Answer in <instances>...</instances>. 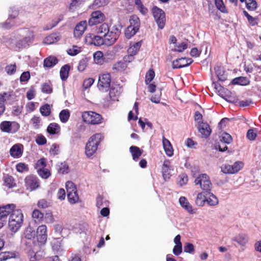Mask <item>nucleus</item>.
<instances>
[{
	"label": "nucleus",
	"instance_id": "obj_1",
	"mask_svg": "<svg viewBox=\"0 0 261 261\" xmlns=\"http://www.w3.org/2000/svg\"><path fill=\"white\" fill-rule=\"evenodd\" d=\"M121 27L115 24L109 26L107 23H103L97 29V34L103 36L105 38V45L110 46L115 43L121 33Z\"/></svg>",
	"mask_w": 261,
	"mask_h": 261
},
{
	"label": "nucleus",
	"instance_id": "obj_2",
	"mask_svg": "<svg viewBox=\"0 0 261 261\" xmlns=\"http://www.w3.org/2000/svg\"><path fill=\"white\" fill-rule=\"evenodd\" d=\"M34 36L28 30H21L20 33L12 35L8 42L10 45H14L17 48L29 46L33 42Z\"/></svg>",
	"mask_w": 261,
	"mask_h": 261
},
{
	"label": "nucleus",
	"instance_id": "obj_3",
	"mask_svg": "<svg viewBox=\"0 0 261 261\" xmlns=\"http://www.w3.org/2000/svg\"><path fill=\"white\" fill-rule=\"evenodd\" d=\"M23 222V215L20 210H13L8 220V228L13 233L17 232L21 228Z\"/></svg>",
	"mask_w": 261,
	"mask_h": 261
},
{
	"label": "nucleus",
	"instance_id": "obj_4",
	"mask_svg": "<svg viewBox=\"0 0 261 261\" xmlns=\"http://www.w3.org/2000/svg\"><path fill=\"white\" fill-rule=\"evenodd\" d=\"M103 139L101 133L92 135L89 139L85 146V154L88 158L93 155L96 152L98 146Z\"/></svg>",
	"mask_w": 261,
	"mask_h": 261
},
{
	"label": "nucleus",
	"instance_id": "obj_5",
	"mask_svg": "<svg viewBox=\"0 0 261 261\" xmlns=\"http://www.w3.org/2000/svg\"><path fill=\"white\" fill-rule=\"evenodd\" d=\"M83 121L88 124H98L101 123L102 116L94 112H85L82 114Z\"/></svg>",
	"mask_w": 261,
	"mask_h": 261
},
{
	"label": "nucleus",
	"instance_id": "obj_6",
	"mask_svg": "<svg viewBox=\"0 0 261 261\" xmlns=\"http://www.w3.org/2000/svg\"><path fill=\"white\" fill-rule=\"evenodd\" d=\"M194 182L195 185H199L201 189L206 191V192L210 191L212 188V184L210 177L205 173L200 174L195 179Z\"/></svg>",
	"mask_w": 261,
	"mask_h": 261
},
{
	"label": "nucleus",
	"instance_id": "obj_7",
	"mask_svg": "<svg viewBox=\"0 0 261 261\" xmlns=\"http://www.w3.org/2000/svg\"><path fill=\"white\" fill-rule=\"evenodd\" d=\"M66 188L69 202L72 204L76 203L79 200V197L75 185L72 181H68L66 183Z\"/></svg>",
	"mask_w": 261,
	"mask_h": 261
},
{
	"label": "nucleus",
	"instance_id": "obj_8",
	"mask_svg": "<svg viewBox=\"0 0 261 261\" xmlns=\"http://www.w3.org/2000/svg\"><path fill=\"white\" fill-rule=\"evenodd\" d=\"M152 13L158 27L160 29H163L166 21L165 12L158 7L154 6L152 9Z\"/></svg>",
	"mask_w": 261,
	"mask_h": 261
},
{
	"label": "nucleus",
	"instance_id": "obj_9",
	"mask_svg": "<svg viewBox=\"0 0 261 261\" xmlns=\"http://www.w3.org/2000/svg\"><path fill=\"white\" fill-rule=\"evenodd\" d=\"M20 128L18 123L15 121H4L0 124V129L2 132L14 134L17 132Z\"/></svg>",
	"mask_w": 261,
	"mask_h": 261
},
{
	"label": "nucleus",
	"instance_id": "obj_10",
	"mask_svg": "<svg viewBox=\"0 0 261 261\" xmlns=\"http://www.w3.org/2000/svg\"><path fill=\"white\" fill-rule=\"evenodd\" d=\"M111 75L109 73H103L99 75L97 87L101 91H107L110 87Z\"/></svg>",
	"mask_w": 261,
	"mask_h": 261
},
{
	"label": "nucleus",
	"instance_id": "obj_11",
	"mask_svg": "<svg viewBox=\"0 0 261 261\" xmlns=\"http://www.w3.org/2000/svg\"><path fill=\"white\" fill-rule=\"evenodd\" d=\"M105 19V16L100 11H95L91 14V17L89 19L88 24L93 26L101 23Z\"/></svg>",
	"mask_w": 261,
	"mask_h": 261
},
{
	"label": "nucleus",
	"instance_id": "obj_12",
	"mask_svg": "<svg viewBox=\"0 0 261 261\" xmlns=\"http://www.w3.org/2000/svg\"><path fill=\"white\" fill-rule=\"evenodd\" d=\"M15 205L8 204L0 207V219L6 224L7 217L15 210Z\"/></svg>",
	"mask_w": 261,
	"mask_h": 261
},
{
	"label": "nucleus",
	"instance_id": "obj_13",
	"mask_svg": "<svg viewBox=\"0 0 261 261\" xmlns=\"http://www.w3.org/2000/svg\"><path fill=\"white\" fill-rule=\"evenodd\" d=\"M25 184L27 189L31 191L38 189L40 186L39 180L36 176L29 175L25 178Z\"/></svg>",
	"mask_w": 261,
	"mask_h": 261
},
{
	"label": "nucleus",
	"instance_id": "obj_14",
	"mask_svg": "<svg viewBox=\"0 0 261 261\" xmlns=\"http://www.w3.org/2000/svg\"><path fill=\"white\" fill-rule=\"evenodd\" d=\"M179 203L181 207L189 214H194L196 213L197 209L193 208L192 204L185 196H181L179 198Z\"/></svg>",
	"mask_w": 261,
	"mask_h": 261
},
{
	"label": "nucleus",
	"instance_id": "obj_15",
	"mask_svg": "<svg viewBox=\"0 0 261 261\" xmlns=\"http://www.w3.org/2000/svg\"><path fill=\"white\" fill-rule=\"evenodd\" d=\"M122 92V87L116 85L110 88L109 92L110 98L112 101H118V99Z\"/></svg>",
	"mask_w": 261,
	"mask_h": 261
},
{
	"label": "nucleus",
	"instance_id": "obj_16",
	"mask_svg": "<svg viewBox=\"0 0 261 261\" xmlns=\"http://www.w3.org/2000/svg\"><path fill=\"white\" fill-rule=\"evenodd\" d=\"M37 240L41 243L44 244L47 240V227L45 225H41L37 228L36 234Z\"/></svg>",
	"mask_w": 261,
	"mask_h": 261
},
{
	"label": "nucleus",
	"instance_id": "obj_17",
	"mask_svg": "<svg viewBox=\"0 0 261 261\" xmlns=\"http://www.w3.org/2000/svg\"><path fill=\"white\" fill-rule=\"evenodd\" d=\"M87 25L86 20H83L78 23L74 30V36L77 38H81L85 32Z\"/></svg>",
	"mask_w": 261,
	"mask_h": 261
},
{
	"label": "nucleus",
	"instance_id": "obj_18",
	"mask_svg": "<svg viewBox=\"0 0 261 261\" xmlns=\"http://www.w3.org/2000/svg\"><path fill=\"white\" fill-rule=\"evenodd\" d=\"M23 145L20 144L14 145L10 149V154L14 158H19L23 153Z\"/></svg>",
	"mask_w": 261,
	"mask_h": 261
},
{
	"label": "nucleus",
	"instance_id": "obj_19",
	"mask_svg": "<svg viewBox=\"0 0 261 261\" xmlns=\"http://www.w3.org/2000/svg\"><path fill=\"white\" fill-rule=\"evenodd\" d=\"M171 163L169 160H165L162 167V175L165 181L168 180L171 176Z\"/></svg>",
	"mask_w": 261,
	"mask_h": 261
},
{
	"label": "nucleus",
	"instance_id": "obj_20",
	"mask_svg": "<svg viewBox=\"0 0 261 261\" xmlns=\"http://www.w3.org/2000/svg\"><path fill=\"white\" fill-rule=\"evenodd\" d=\"M46 131L50 135L59 136L61 134V127L59 124L52 122L48 125Z\"/></svg>",
	"mask_w": 261,
	"mask_h": 261
},
{
	"label": "nucleus",
	"instance_id": "obj_21",
	"mask_svg": "<svg viewBox=\"0 0 261 261\" xmlns=\"http://www.w3.org/2000/svg\"><path fill=\"white\" fill-rule=\"evenodd\" d=\"M36 237V231L31 226H28L24 230L22 236V239H25L28 240H33Z\"/></svg>",
	"mask_w": 261,
	"mask_h": 261
},
{
	"label": "nucleus",
	"instance_id": "obj_22",
	"mask_svg": "<svg viewBox=\"0 0 261 261\" xmlns=\"http://www.w3.org/2000/svg\"><path fill=\"white\" fill-rule=\"evenodd\" d=\"M162 143L164 151L168 156H172L173 155V149L170 142L164 136L162 137Z\"/></svg>",
	"mask_w": 261,
	"mask_h": 261
},
{
	"label": "nucleus",
	"instance_id": "obj_23",
	"mask_svg": "<svg viewBox=\"0 0 261 261\" xmlns=\"http://www.w3.org/2000/svg\"><path fill=\"white\" fill-rule=\"evenodd\" d=\"M141 44L142 43L141 41H139L134 43L133 44H130V47L127 50V53L128 54L127 58H130V59L132 60L133 58V56L136 55L138 50L140 49V48L141 46Z\"/></svg>",
	"mask_w": 261,
	"mask_h": 261
},
{
	"label": "nucleus",
	"instance_id": "obj_24",
	"mask_svg": "<svg viewBox=\"0 0 261 261\" xmlns=\"http://www.w3.org/2000/svg\"><path fill=\"white\" fill-rule=\"evenodd\" d=\"M206 192H202L197 194L195 200V204L199 207H202L206 203Z\"/></svg>",
	"mask_w": 261,
	"mask_h": 261
},
{
	"label": "nucleus",
	"instance_id": "obj_25",
	"mask_svg": "<svg viewBox=\"0 0 261 261\" xmlns=\"http://www.w3.org/2000/svg\"><path fill=\"white\" fill-rule=\"evenodd\" d=\"M206 203L208 205L215 206L218 204L219 200L218 197L210 191L206 192Z\"/></svg>",
	"mask_w": 261,
	"mask_h": 261
},
{
	"label": "nucleus",
	"instance_id": "obj_26",
	"mask_svg": "<svg viewBox=\"0 0 261 261\" xmlns=\"http://www.w3.org/2000/svg\"><path fill=\"white\" fill-rule=\"evenodd\" d=\"M199 132L205 138L208 137L211 133L209 125L205 123H201L198 127Z\"/></svg>",
	"mask_w": 261,
	"mask_h": 261
},
{
	"label": "nucleus",
	"instance_id": "obj_27",
	"mask_svg": "<svg viewBox=\"0 0 261 261\" xmlns=\"http://www.w3.org/2000/svg\"><path fill=\"white\" fill-rule=\"evenodd\" d=\"M249 238L246 234L241 233L233 238L232 241L237 242L240 245L245 246L248 242Z\"/></svg>",
	"mask_w": 261,
	"mask_h": 261
},
{
	"label": "nucleus",
	"instance_id": "obj_28",
	"mask_svg": "<svg viewBox=\"0 0 261 261\" xmlns=\"http://www.w3.org/2000/svg\"><path fill=\"white\" fill-rule=\"evenodd\" d=\"M129 151L132 154L133 159L135 161H138L140 156L143 153V150L140 149L138 147L135 146H132L129 148Z\"/></svg>",
	"mask_w": 261,
	"mask_h": 261
},
{
	"label": "nucleus",
	"instance_id": "obj_29",
	"mask_svg": "<svg viewBox=\"0 0 261 261\" xmlns=\"http://www.w3.org/2000/svg\"><path fill=\"white\" fill-rule=\"evenodd\" d=\"M29 260L30 261H40L44 256V252L43 251H38L36 252L33 251L29 252Z\"/></svg>",
	"mask_w": 261,
	"mask_h": 261
},
{
	"label": "nucleus",
	"instance_id": "obj_30",
	"mask_svg": "<svg viewBox=\"0 0 261 261\" xmlns=\"http://www.w3.org/2000/svg\"><path fill=\"white\" fill-rule=\"evenodd\" d=\"M250 83V81L246 77L240 76L236 78L233 79L231 83L233 85H240L241 86H246L248 85Z\"/></svg>",
	"mask_w": 261,
	"mask_h": 261
},
{
	"label": "nucleus",
	"instance_id": "obj_31",
	"mask_svg": "<svg viewBox=\"0 0 261 261\" xmlns=\"http://www.w3.org/2000/svg\"><path fill=\"white\" fill-rule=\"evenodd\" d=\"M134 3L137 10L143 15L148 13V9L144 6L141 0H134Z\"/></svg>",
	"mask_w": 261,
	"mask_h": 261
},
{
	"label": "nucleus",
	"instance_id": "obj_32",
	"mask_svg": "<svg viewBox=\"0 0 261 261\" xmlns=\"http://www.w3.org/2000/svg\"><path fill=\"white\" fill-rule=\"evenodd\" d=\"M70 116V113L69 110L64 109L62 110L59 113V119L63 123H66L69 120Z\"/></svg>",
	"mask_w": 261,
	"mask_h": 261
},
{
	"label": "nucleus",
	"instance_id": "obj_33",
	"mask_svg": "<svg viewBox=\"0 0 261 261\" xmlns=\"http://www.w3.org/2000/svg\"><path fill=\"white\" fill-rule=\"evenodd\" d=\"M58 60L56 57H49L44 60V66L48 68H51L58 63Z\"/></svg>",
	"mask_w": 261,
	"mask_h": 261
},
{
	"label": "nucleus",
	"instance_id": "obj_34",
	"mask_svg": "<svg viewBox=\"0 0 261 261\" xmlns=\"http://www.w3.org/2000/svg\"><path fill=\"white\" fill-rule=\"evenodd\" d=\"M70 66L68 64H66L62 66L60 71V75L63 81L66 80L69 75Z\"/></svg>",
	"mask_w": 261,
	"mask_h": 261
},
{
	"label": "nucleus",
	"instance_id": "obj_35",
	"mask_svg": "<svg viewBox=\"0 0 261 261\" xmlns=\"http://www.w3.org/2000/svg\"><path fill=\"white\" fill-rule=\"evenodd\" d=\"M9 96V95L6 92L0 94V116L2 115L5 111V102Z\"/></svg>",
	"mask_w": 261,
	"mask_h": 261
},
{
	"label": "nucleus",
	"instance_id": "obj_36",
	"mask_svg": "<svg viewBox=\"0 0 261 261\" xmlns=\"http://www.w3.org/2000/svg\"><path fill=\"white\" fill-rule=\"evenodd\" d=\"M14 14H10L8 19L7 20V21L2 23L1 27L3 29H10L11 26L13 25V24H11V19H14L17 15V11H14L13 12Z\"/></svg>",
	"mask_w": 261,
	"mask_h": 261
},
{
	"label": "nucleus",
	"instance_id": "obj_37",
	"mask_svg": "<svg viewBox=\"0 0 261 261\" xmlns=\"http://www.w3.org/2000/svg\"><path fill=\"white\" fill-rule=\"evenodd\" d=\"M33 219L37 223H40L42 221L44 214L38 209H35L32 214Z\"/></svg>",
	"mask_w": 261,
	"mask_h": 261
},
{
	"label": "nucleus",
	"instance_id": "obj_38",
	"mask_svg": "<svg viewBox=\"0 0 261 261\" xmlns=\"http://www.w3.org/2000/svg\"><path fill=\"white\" fill-rule=\"evenodd\" d=\"M4 182L5 186L9 188H13L15 186V182L14 178L8 174L4 176Z\"/></svg>",
	"mask_w": 261,
	"mask_h": 261
},
{
	"label": "nucleus",
	"instance_id": "obj_39",
	"mask_svg": "<svg viewBox=\"0 0 261 261\" xmlns=\"http://www.w3.org/2000/svg\"><path fill=\"white\" fill-rule=\"evenodd\" d=\"M215 72L219 80L225 81L227 79V74L222 67H218L216 68Z\"/></svg>",
	"mask_w": 261,
	"mask_h": 261
},
{
	"label": "nucleus",
	"instance_id": "obj_40",
	"mask_svg": "<svg viewBox=\"0 0 261 261\" xmlns=\"http://www.w3.org/2000/svg\"><path fill=\"white\" fill-rule=\"evenodd\" d=\"M52 203L51 200L46 199H41L38 201L37 206L42 209L47 208L51 206Z\"/></svg>",
	"mask_w": 261,
	"mask_h": 261
},
{
	"label": "nucleus",
	"instance_id": "obj_41",
	"mask_svg": "<svg viewBox=\"0 0 261 261\" xmlns=\"http://www.w3.org/2000/svg\"><path fill=\"white\" fill-rule=\"evenodd\" d=\"M59 37L56 34H52L46 37L43 40L46 44H51L59 40Z\"/></svg>",
	"mask_w": 261,
	"mask_h": 261
},
{
	"label": "nucleus",
	"instance_id": "obj_42",
	"mask_svg": "<svg viewBox=\"0 0 261 261\" xmlns=\"http://www.w3.org/2000/svg\"><path fill=\"white\" fill-rule=\"evenodd\" d=\"M82 51L81 47L77 45H72L67 49V54L71 56H75L80 53Z\"/></svg>",
	"mask_w": 261,
	"mask_h": 261
},
{
	"label": "nucleus",
	"instance_id": "obj_43",
	"mask_svg": "<svg viewBox=\"0 0 261 261\" xmlns=\"http://www.w3.org/2000/svg\"><path fill=\"white\" fill-rule=\"evenodd\" d=\"M187 66L185 63V59L184 58L173 61L172 62V67L174 69L181 68Z\"/></svg>",
	"mask_w": 261,
	"mask_h": 261
},
{
	"label": "nucleus",
	"instance_id": "obj_44",
	"mask_svg": "<svg viewBox=\"0 0 261 261\" xmlns=\"http://www.w3.org/2000/svg\"><path fill=\"white\" fill-rule=\"evenodd\" d=\"M138 30L139 29L129 25L125 31V36L127 38L129 39L135 35Z\"/></svg>",
	"mask_w": 261,
	"mask_h": 261
},
{
	"label": "nucleus",
	"instance_id": "obj_45",
	"mask_svg": "<svg viewBox=\"0 0 261 261\" xmlns=\"http://www.w3.org/2000/svg\"><path fill=\"white\" fill-rule=\"evenodd\" d=\"M244 167V163L241 161H237L231 165L232 174L236 173L241 170Z\"/></svg>",
	"mask_w": 261,
	"mask_h": 261
},
{
	"label": "nucleus",
	"instance_id": "obj_46",
	"mask_svg": "<svg viewBox=\"0 0 261 261\" xmlns=\"http://www.w3.org/2000/svg\"><path fill=\"white\" fill-rule=\"evenodd\" d=\"M91 43L96 46L105 44V38L99 36H94Z\"/></svg>",
	"mask_w": 261,
	"mask_h": 261
},
{
	"label": "nucleus",
	"instance_id": "obj_47",
	"mask_svg": "<svg viewBox=\"0 0 261 261\" xmlns=\"http://www.w3.org/2000/svg\"><path fill=\"white\" fill-rule=\"evenodd\" d=\"M94 62L97 64H102L103 63V53L100 51H97L93 54Z\"/></svg>",
	"mask_w": 261,
	"mask_h": 261
},
{
	"label": "nucleus",
	"instance_id": "obj_48",
	"mask_svg": "<svg viewBox=\"0 0 261 261\" xmlns=\"http://www.w3.org/2000/svg\"><path fill=\"white\" fill-rule=\"evenodd\" d=\"M40 112L42 115L45 117L48 116L51 113L50 105L45 104L41 106L40 108Z\"/></svg>",
	"mask_w": 261,
	"mask_h": 261
},
{
	"label": "nucleus",
	"instance_id": "obj_49",
	"mask_svg": "<svg viewBox=\"0 0 261 261\" xmlns=\"http://www.w3.org/2000/svg\"><path fill=\"white\" fill-rule=\"evenodd\" d=\"M130 26H133L136 29H139L140 22L139 18L137 15H133L131 16L130 19Z\"/></svg>",
	"mask_w": 261,
	"mask_h": 261
},
{
	"label": "nucleus",
	"instance_id": "obj_50",
	"mask_svg": "<svg viewBox=\"0 0 261 261\" xmlns=\"http://www.w3.org/2000/svg\"><path fill=\"white\" fill-rule=\"evenodd\" d=\"M38 174L42 178L46 179L50 176L49 170L46 168H40L37 170Z\"/></svg>",
	"mask_w": 261,
	"mask_h": 261
},
{
	"label": "nucleus",
	"instance_id": "obj_51",
	"mask_svg": "<svg viewBox=\"0 0 261 261\" xmlns=\"http://www.w3.org/2000/svg\"><path fill=\"white\" fill-rule=\"evenodd\" d=\"M216 8L222 13H227V10L222 0H215Z\"/></svg>",
	"mask_w": 261,
	"mask_h": 261
},
{
	"label": "nucleus",
	"instance_id": "obj_52",
	"mask_svg": "<svg viewBox=\"0 0 261 261\" xmlns=\"http://www.w3.org/2000/svg\"><path fill=\"white\" fill-rule=\"evenodd\" d=\"M246 7L249 10L253 11L257 8V3L255 0H245Z\"/></svg>",
	"mask_w": 261,
	"mask_h": 261
},
{
	"label": "nucleus",
	"instance_id": "obj_53",
	"mask_svg": "<svg viewBox=\"0 0 261 261\" xmlns=\"http://www.w3.org/2000/svg\"><path fill=\"white\" fill-rule=\"evenodd\" d=\"M16 170L20 173L26 172L29 170L28 165L23 163H19L16 165Z\"/></svg>",
	"mask_w": 261,
	"mask_h": 261
},
{
	"label": "nucleus",
	"instance_id": "obj_54",
	"mask_svg": "<svg viewBox=\"0 0 261 261\" xmlns=\"http://www.w3.org/2000/svg\"><path fill=\"white\" fill-rule=\"evenodd\" d=\"M232 141L231 136L227 133H223L222 134L220 141L225 144H230Z\"/></svg>",
	"mask_w": 261,
	"mask_h": 261
},
{
	"label": "nucleus",
	"instance_id": "obj_55",
	"mask_svg": "<svg viewBox=\"0 0 261 261\" xmlns=\"http://www.w3.org/2000/svg\"><path fill=\"white\" fill-rule=\"evenodd\" d=\"M155 73L152 69H149L146 73L145 75V83L146 85L149 84L154 79Z\"/></svg>",
	"mask_w": 261,
	"mask_h": 261
},
{
	"label": "nucleus",
	"instance_id": "obj_56",
	"mask_svg": "<svg viewBox=\"0 0 261 261\" xmlns=\"http://www.w3.org/2000/svg\"><path fill=\"white\" fill-rule=\"evenodd\" d=\"M88 60L87 58H83L79 62L77 69L80 71H84L87 66Z\"/></svg>",
	"mask_w": 261,
	"mask_h": 261
},
{
	"label": "nucleus",
	"instance_id": "obj_57",
	"mask_svg": "<svg viewBox=\"0 0 261 261\" xmlns=\"http://www.w3.org/2000/svg\"><path fill=\"white\" fill-rule=\"evenodd\" d=\"M5 71L8 75L14 74L16 71V65L15 64H10L5 67Z\"/></svg>",
	"mask_w": 261,
	"mask_h": 261
},
{
	"label": "nucleus",
	"instance_id": "obj_58",
	"mask_svg": "<svg viewBox=\"0 0 261 261\" xmlns=\"http://www.w3.org/2000/svg\"><path fill=\"white\" fill-rule=\"evenodd\" d=\"M109 0H94L93 3V6L95 8H99L107 5Z\"/></svg>",
	"mask_w": 261,
	"mask_h": 261
},
{
	"label": "nucleus",
	"instance_id": "obj_59",
	"mask_svg": "<svg viewBox=\"0 0 261 261\" xmlns=\"http://www.w3.org/2000/svg\"><path fill=\"white\" fill-rule=\"evenodd\" d=\"M188 181V176L186 174H181L178 176V184L182 186L186 185Z\"/></svg>",
	"mask_w": 261,
	"mask_h": 261
},
{
	"label": "nucleus",
	"instance_id": "obj_60",
	"mask_svg": "<svg viewBox=\"0 0 261 261\" xmlns=\"http://www.w3.org/2000/svg\"><path fill=\"white\" fill-rule=\"evenodd\" d=\"M41 91L43 93L50 94L53 91V89L50 85L47 83H44L42 85Z\"/></svg>",
	"mask_w": 261,
	"mask_h": 261
},
{
	"label": "nucleus",
	"instance_id": "obj_61",
	"mask_svg": "<svg viewBox=\"0 0 261 261\" xmlns=\"http://www.w3.org/2000/svg\"><path fill=\"white\" fill-rule=\"evenodd\" d=\"M94 80L92 78L86 79L83 84V87L84 89H87L90 88L94 83Z\"/></svg>",
	"mask_w": 261,
	"mask_h": 261
},
{
	"label": "nucleus",
	"instance_id": "obj_62",
	"mask_svg": "<svg viewBox=\"0 0 261 261\" xmlns=\"http://www.w3.org/2000/svg\"><path fill=\"white\" fill-rule=\"evenodd\" d=\"M184 251L187 253L193 254L194 252V245L190 243H187L184 246Z\"/></svg>",
	"mask_w": 261,
	"mask_h": 261
},
{
	"label": "nucleus",
	"instance_id": "obj_63",
	"mask_svg": "<svg viewBox=\"0 0 261 261\" xmlns=\"http://www.w3.org/2000/svg\"><path fill=\"white\" fill-rule=\"evenodd\" d=\"M176 48L173 49L175 51L182 52L187 48V44L185 42H181L175 46Z\"/></svg>",
	"mask_w": 261,
	"mask_h": 261
},
{
	"label": "nucleus",
	"instance_id": "obj_64",
	"mask_svg": "<svg viewBox=\"0 0 261 261\" xmlns=\"http://www.w3.org/2000/svg\"><path fill=\"white\" fill-rule=\"evenodd\" d=\"M31 120L34 128L38 129L40 127L41 123L40 118L39 117L34 116Z\"/></svg>",
	"mask_w": 261,
	"mask_h": 261
}]
</instances>
